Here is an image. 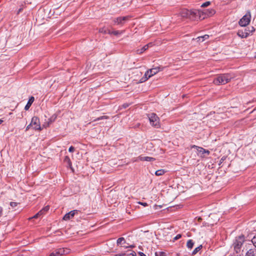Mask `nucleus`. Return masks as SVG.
Wrapping results in <instances>:
<instances>
[{
    "label": "nucleus",
    "instance_id": "nucleus-31",
    "mask_svg": "<svg viewBox=\"0 0 256 256\" xmlns=\"http://www.w3.org/2000/svg\"><path fill=\"white\" fill-rule=\"evenodd\" d=\"M181 237H182V235L180 234H178L174 238V240H178L179 238H180Z\"/></svg>",
    "mask_w": 256,
    "mask_h": 256
},
{
    "label": "nucleus",
    "instance_id": "nucleus-44",
    "mask_svg": "<svg viewBox=\"0 0 256 256\" xmlns=\"http://www.w3.org/2000/svg\"><path fill=\"white\" fill-rule=\"evenodd\" d=\"M140 256H146L143 252H139L138 253Z\"/></svg>",
    "mask_w": 256,
    "mask_h": 256
},
{
    "label": "nucleus",
    "instance_id": "nucleus-10",
    "mask_svg": "<svg viewBox=\"0 0 256 256\" xmlns=\"http://www.w3.org/2000/svg\"><path fill=\"white\" fill-rule=\"evenodd\" d=\"M77 213H78L77 210H72L70 212L66 214L64 216L63 218V220H70V218H72L76 214H77Z\"/></svg>",
    "mask_w": 256,
    "mask_h": 256
},
{
    "label": "nucleus",
    "instance_id": "nucleus-42",
    "mask_svg": "<svg viewBox=\"0 0 256 256\" xmlns=\"http://www.w3.org/2000/svg\"><path fill=\"white\" fill-rule=\"evenodd\" d=\"M3 212V208L2 207L0 206V217L2 216Z\"/></svg>",
    "mask_w": 256,
    "mask_h": 256
},
{
    "label": "nucleus",
    "instance_id": "nucleus-22",
    "mask_svg": "<svg viewBox=\"0 0 256 256\" xmlns=\"http://www.w3.org/2000/svg\"><path fill=\"white\" fill-rule=\"evenodd\" d=\"M165 172L164 170H158L155 172V174L157 176H160L163 175Z\"/></svg>",
    "mask_w": 256,
    "mask_h": 256
},
{
    "label": "nucleus",
    "instance_id": "nucleus-1",
    "mask_svg": "<svg viewBox=\"0 0 256 256\" xmlns=\"http://www.w3.org/2000/svg\"><path fill=\"white\" fill-rule=\"evenodd\" d=\"M232 78L230 74H219L214 78L213 82L217 85L224 84L228 82Z\"/></svg>",
    "mask_w": 256,
    "mask_h": 256
},
{
    "label": "nucleus",
    "instance_id": "nucleus-29",
    "mask_svg": "<svg viewBox=\"0 0 256 256\" xmlns=\"http://www.w3.org/2000/svg\"><path fill=\"white\" fill-rule=\"evenodd\" d=\"M42 214V210H40V211L38 212L36 214H35L33 217L32 218H38Z\"/></svg>",
    "mask_w": 256,
    "mask_h": 256
},
{
    "label": "nucleus",
    "instance_id": "nucleus-11",
    "mask_svg": "<svg viewBox=\"0 0 256 256\" xmlns=\"http://www.w3.org/2000/svg\"><path fill=\"white\" fill-rule=\"evenodd\" d=\"M215 12L216 11L212 8H210L203 10L202 13L204 14V19L207 16H213Z\"/></svg>",
    "mask_w": 256,
    "mask_h": 256
},
{
    "label": "nucleus",
    "instance_id": "nucleus-8",
    "mask_svg": "<svg viewBox=\"0 0 256 256\" xmlns=\"http://www.w3.org/2000/svg\"><path fill=\"white\" fill-rule=\"evenodd\" d=\"M30 123L34 129L35 130H41L40 120L38 117H32Z\"/></svg>",
    "mask_w": 256,
    "mask_h": 256
},
{
    "label": "nucleus",
    "instance_id": "nucleus-35",
    "mask_svg": "<svg viewBox=\"0 0 256 256\" xmlns=\"http://www.w3.org/2000/svg\"><path fill=\"white\" fill-rule=\"evenodd\" d=\"M145 157L146 156H140L138 158V160H142V161H145Z\"/></svg>",
    "mask_w": 256,
    "mask_h": 256
},
{
    "label": "nucleus",
    "instance_id": "nucleus-7",
    "mask_svg": "<svg viewBox=\"0 0 256 256\" xmlns=\"http://www.w3.org/2000/svg\"><path fill=\"white\" fill-rule=\"evenodd\" d=\"M160 70V68L156 67L151 68L146 71V72L144 74L145 79L144 81L147 80L148 78L157 74Z\"/></svg>",
    "mask_w": 256,
    "mask_h": 256
},
{
    "label": "nucleus",
    "instance_id": "nucleus-27",
    "mask_svg": "<svg viewBox=\"0 0 256 256\" xmlns=\"http://www.w3.org/2000/svg\"><path fill=\"white\" fill-rule=\"evenodd\" d=\"M108 118V117L107 116H102L94 120V121H98V120H103V119H107Z\"/></svg>",
    "mask_w": 256,
    "mask_h": 256
},
{
    "label": "nucleus",
    "instance_id": "nucleus-21",
    "mask_svg": "<svg viewBox=\"0 0 256 256\" xmlns=\"http://www.w3.org/2000/svg\"><path fill=\"white\" fill-rule=\"evenodd\" d=\"M116 243L118 246L126 244V240L123 237H121L118 239Z\"/></svg>",
    "mask_w": 256,
    "mask_h": 256
},
{
    "label": "nucleus",
    "instance_id": "nucleus-12",
    "mask_svg": "<svg viewBox=\"0 0 256 256\" xmlns=\"http://www.w3.org/2000/svg\"><path fill=\"white\" fill-rule=\"evenodd\" d=\"M238 36L242 38H246L250 35V30L246 29L244 31L239 30L237 33Z\"/></svg>",
    "mask_w": 256,
    "mask_h": 256
},
{
    "label": "nucleus",
    "instance_id": "nucleus-18",
    "mask_svg": "<svg viewBox=\"0 0 256 256\" xmlns=\"http://www.w3.org/2000/svg\"><path fill=\"white\" fill-rule=\"evenodd\" d=\"M209 38V36L208 34H205L203 36H198L196 38V40H198V42H202L208 39Z\"/></svg>",
    "mask_w": 256,
    "mask_h": 256
},
{
    "label": "nucleus",
    "instance_id": "nucleus-36",
    "mask_svg": "<svg viewBox=\"0 0 256 256\" xmlns=\"http://www.w3.org/2000/svg\"><path fill=\"white\" fill-rule=\"evenodd\" d=\"M74 148L72 146L70 147L68 149V151L70 152H73L74 151Z\"/></svg>",
    "mask_w": 256,
    "mask_h": 256
},
{
    "label": "nucleus",
    "instance_id": "nucleus-4",
    "mask_svg": "<svg viewBox=\"0 0 256 256\" xmlns=\"http://www.w3.org/2000/svg\"><path fill=\"white\" fill-rule=\"evenodd\" d=\"M150 124L156 128L160 127L159 118L154 113H151L148 114Z\"/></svg>",
    "mask_w": 256,
    "mask_h": 256
},
{
    "label": "nucleus",
    "instance_id": "nucleus-6",
    "mask_svg": "<svg viewBox=\"0 0 256 256\" xmlns=\"http://www.w3.org/2000/svg\"><path fill=\"white\" fill-rule=\"evenodd\" d=\"M130 16H120L114 18L113 22L114 25H121L122 26L124 22L130 20Z\"/></svg>",
    "mask_w": 256,
    "mask_h": 256
},
{
    "label": "nucleus",
    "instance_id": "nucleus-24",
    "mask_svg": "<svg viewBox=\"0 0 256 256\" xmlns=\"http://www.w3.org/2000/svg\"><path fill=\"white\" fill-rule=\"evenodd\" d=\"M202 248V246L200 245V246L196 248L192 252V254L193 255L196 254L201 248Z\"/></svg>",
    "mask_w": 256,
    "mask_h": 256
},
{
    "label": "nucleus",
    "instance_id": "nucleus-40",
    "mask_svg": "<svg viewBox=\"0 0 256 256\" xmlns=\"http://www.w3.org/2000/svg\"><path fill=\"white\" fill-rule=\"evenodd\" d=\"M124 248H134V245H130V246H127V245H126V246H124Z\"/></svg>",
    "mask_w": 256,
    "mask_h": 256
},
{
    "label": "nucleus",
    "instance_id": "nucleus-14",
    "mask_svg": "<svg viewBox=\"0 0 256 256\" xmlns=\"http://www.w3.org/2000/svg\"><path fill=\"white\" fill-rule=\"evenodd\" d=\"M152 43H149V44L145 45L144 46L141 48L138 49L136 50V53L138 54H141L143 53L144 51H146V50H148L150 46H152Z\"/></svg>",
    "mask_w": 256,
    "mask_h": 256
},
{
    "label": "nucleus",
    "instance_id": "nucleus-32",
    "mask_svg": "<svg viewBox=\"0 0 256 256\" xmlns=\"http://www.w3.org/2000/svg\"><path fill=\"white\" fill-rule=\"evenodd\" d=\"M10 205L12 207L14 208L17 206V203L16 202H10Z\"/></svg>",
    "mask_w": 256,
    "mask_h": 256
},
{
    "label": "nucleus",
    "instance_id": "nucleus-15",
    "mask_svg": "<svg viewBox=\"0 0 256 256\" xmlns=\"http://www.w3.org/2000/svg\"><path fill=\"white\" fill-rule=\"evenodd\" d=\"M58 254L59 255V256H62L64 254H68V249H64V248H59L56 250Z\"/></svg>",
    "mask_w": 256,
    "mask_h": 256
},
{
    "label": "nucleus",
    "instance_id": "nucleus-19",
    "mask_svg": "<svg viewBox=\"0 0 256 256\" xmlns=\"http://www.w3.org/2000/svg\"><path fill=\"white\" fill-rule=\"evenodd\" d=\"M108 34H114L115 36H118L119 34H122V32H120L119 30L110 31V30H108Z\"/></svg>",
    "mask_w": 256,
    "mask_h": 256
},
{
    "label": "nucleus",
    "instance_id": "nucleus-23",
    "mask_svg": "<svg viewBox=\"0 0 256 256\" xmlns=\"http://www.w3.org/2000/svg\"><path fill=\"white\" fill-rule=\"evenodd\" d=\"M64 161L65 162H66L69 166H70L72 165V162L70 160V158L68 156H66L64 159Z\"/></svg>",
    "mask_w": 256,
    "mask_h": 256
},
{
    "label": "nucleus",
    "instance_id": "nucleus-33",
    "mask_svg": "<svg viewBox=\"0 0 256 256\" xmlns=\"http://www.w3.org/2000/svg\"><path fill=\"white\" fill-rule=\"evenodd\" d=\"M49 207L48 206H46L44 208H43L42 210V214L44 213V212H46L48 210Z\"/></svg>",
    "mask_w": 256,
    "mask_h": 256
},
{
    "label": "nucleus",
    "instance_id": "nucleus-3",
    "mask_svg": "<svg viewBox=\"0 0 256 256\" xmlns=\"http://www.w3.org/2000/svg\"><path fill=\"white\" fill-rule=\"evenodd\" d=\"M204 19V16L202 10L196 9L191 10L190 20H202Z\"/></svg>",
    "mask_w": 256,
    "mask_h": 256
},
{
    "label": "nucleus",
    "instance_id": "nucleus-20",
    "mask_svg": "<svg viewBox=\"0 0 256 256\" xmlns=\"http://www.w3.org/2000/svg\"><path fill=\"white\" fill-rule=\"evenodd\" d=\"M194 245V242L192 240H189L186 243V246L188 249H192Z\"/></svg>",
    "mask_w": 256,
    "mask_h": 256
},
{
    "label": "nucleus",
    "instance_id": "nucleus-45",
    "mask_svg": "<svg viewBox=\"0 0 256 256\" xmlns=\"http://www.w3.org/2000/svg\"><path fill=\"white\" fill-rule=\"evenodd\" d=\"M128 256H130V255H132V256H136V254L134 253V254H133V252H130L128 254H127Z\"/></svg>",
    "mask_w": 256,
    "mask_h": 256
},
{
    "label": "nucleus",
    "instance_id": "nucleus-47",
    "mask_svg": "<svg viewBox=\"0 0 256 256\" xmlns=\"http://www.w3.org/2000/svg\"><path fill=\"white\" fill-rule=\"evenodd\" d=\"M3 122V120L0 119V124H1Z\"/></svg>",
    "mask_w": 256,
    "mask_h": 256
},
{
    "label": "nucleus",
    "instance_id": "nucleus-46",
    "mask_svg": "<svg viewBox=\"0 0 256 256\" xmlns=\"http://www.w3.org/2000/svg\"><path fill=\"white\" fill-rule=\"evenodd\" d=\"M254 30H254V27H252V29H251V30H250V32H252L254 31Z\"/></svg>",
    "mask_w": 256,
    "mask_h": 256
},
{
    "label": "nucleus",
    "instance_id": "nucleus-38",
    "mask_svg": "<svg viewBox=\"0 0 256 256\" xmlns=\"http://www.w3.org/2000/svg\"><path fill=\"white\" fill-rule=\"evenodd\" d=\"M138 204L144 206H148V204L146 202H138Z\"/></svg>",
    "mask_w": 256,
    "mask_h": 256
},
{
    "label": "nucleus",
    "instance_id": "nucleus-26",
    "mask_svg": "<svg viewBox=\"0 0 256 256\" xmlns=\"http://www.w3.org/2000/svg\"><path fill=\"white\" fill-rule=\"evenodd\" d=\"M154 160H155V158H154L150 157V156H146L145 157V161L151 162V161H154Z\"/></svg>",
    "mask_w": 256,
    "mask_h": 256
},
{
    "label": "nucleus",
    "instance_id": "nucleus-13",
    "mask_svg": "<svg viewBox=\"0 0 256 256\" xmlns=\"http://www.w3.org/2000/svg\"><path fill=\"white\" fill-rule=\"evenodd\" d=\"M198 152L199 154H200V156L202 157H204L205 154H206V155L208 156L210 154V152L209 150L204 149V148H201V147H200V148H198Z\"/></svg>",
    "mask_w": 256,
    "mask_h": 256
},
{
    "label": "nucleus",
    "instance_id": "nucleus-17",
    "mask_svg": "<svg viewBox=\"0 0 256 256\" xmlns=\"http://www.w3.org/2000/svg\"><path fill=\"white\" fill-rule=\"evenodd\" d=\"M245 256H256V249L250 248L246 254Z\"/></svg>",
    "mask_w": 256,
    "mask_h": 256
},
{
    "label": "nucleus",
    "instance_id": "nucleus-28",
    "mask_svg": "<svg viewBox=\"0 0 256 256\" xmlns=\"http://www.w3.org/2000/svg\"><path fill=\"white\" fill-rule=\"evenodd\" d=\"M251 241L254 246L256 248V235L253 237Z\"/></svg>",
    "mask_w": 256,
    "mask_h": 256
},
{
    "label": "nucleus",
    "instance_id": "nucleus-16",
    "mask_svg": "<svg viewBox=\"0 0 256 256\" xmlns=\"http://www.w3.org/2000/svg\"><path fill=\"white\" fill-rule=\"evenodd\" d=\"M34 96H31L30 99L28 100L26 104V105L24 107V110H28L30 106H31L32 104L33 103L34 101Z\"/></svg>",
    "mask_w": 256,
    "mask_h": 256
},
{
    "label": "nucleus",
    "instance_id": "nucleus-9",
    "mask_svg": "<svg viewBox=\"0 0 256 256\" xmlns=\"http://www.w3.org/2000/svg\"><path fill=\"white\" fill-rule=\"evenodd\" d=\"M180 16L184 18H189L190 20L191 10L182 9L180 13Z\"/></svg>",
    "mask_w": 256,
    "mask_h": 256
},
{
    "label": "nucleus",
    "instance_id": "nucleus-37",
    "mask_svg": "<svg viewBox=\"0 0 256 256\" xmlns=\"http://www.w3.org/2000/svg\"><path fill=\"white\" fill-rule=\"evenodd\" d=\"M126 254L125 253L122 252L120 254H116L114 255V256H124Z\"/></svg>",
    "mask_w": 256,
    "mask_h": 256
},
{
    "label": "nucleus",
    "instance_id": "nucleus-2",
    "mask_svg": "<svg viewBox=\"0 0 256 256\" xmlns=\"http://www.w3.org/2000/svg\"><path fill=\"white\" fill-rule=\"evenodd\" d=\"M244 242V237L243 235L236 237L233 246L234 250L236 254L240 252L241 250L242 246Z\"/></svg>",
    "mask_w": 256,
    "mask_h": 256
},
{
    "label": "nucleus",
    "instance_id": "nucleus-34",
    "mask_svg": "<svg viewBox=\"0 0 256 256\" xmlns=\"http://www.w3.org/2000/svg\"><path fill=\"white\" fill-rule=\"evenodd\" d=\"M50 256H59V255L58 254L56 251H54L51 253Z\"/></svg>",
    "mask_w": 256,
    "mask_h": 256
},
{
    "label": "nucleus",
    "instance_id": "nucleus-41",
    "mask_svg": "<svg viewBox=\"0 0 256 256\" xmlns=\"http://www.w3.org/2000/svg\"><path fill=\"white\" fill-rule=\"evenodd\" d=\"M191 148H196L197 150L198 151V148H200V147L196 146V145H192L191 146Z\"/></svg>",
    "mask_w": 256,
    "mask_h": 256
},
{
    "label": "nucleus",
    "instance_id": "nucleus-39",
    "mask_svg": "<svg viewBox=\"0 0 256 256\" xmlns=\"http://www.w3.org/2000/svg\"><path fill=\"white\" fill-rule=\"evenodd\" d=\"M32 126V124H31V123H30V124H29L26 127V131H28L30 128V127Z\"/></svg>",
    "mask_w": 256,
    "mask_h": 256
},
{
    "label": "nucleus",
    "instance_id": "nucleus-5",
    "mask_svg": "<svg viewBox=\"0 0 256 256\" xmlns=\"http://www.w3.org/2000/svg\"><path fill=\"white\" fill-rule=\"evenodd\" d=\"M251 16L250 12H248L246 15L240 20L238 23L242 26H246L249 24L250 21Z\"/></svg>",
    "mask_w": 256,
    "mask_h": 256
},
{
    "label": "nucleus",
    "instance_id": "nucleus-25",
    "mask_svg": "<svg viewBox=\"0 0 256 256\" xmlns=\"http://www.w3.org/2000/svg\"><path fill=\"white\" fill-rule=\"evenodd\" d=\"M210 2H209V1H208V2H206L204 3H203L202 5H201V7L202 8H205V7H207L208 6H210Z\"/></svg>",
    "mask_w": 256,
    "mask_h": 256
},
{
    "label": "nucleus",
    "instance_id": "nucleus-48",
    "mask_svg": "<svg viewBox=\"0 0 256 256\" xmlns=\"http://www.w3.org/2000/svg\"><path fill=\"white\" fill-rule=\"evenodd\" d=\"M224 158H221V160H221V161L224 160Z\"/></svg>",
    "mask_w": 256,
    "mask_h": 256
},
{
    "label": "nucleus",
    "instance_id": "nucleus-30",
    "mask_svg": "<svg viewBox=\"0 0 256 256\" xmlns=\"http://www.w3.org/2000/svg\"><path fill=\"white\" fill-rule=\"evenodd\" d=\"M99 32L104 33V34H108V30H105L104 28H100L99 30Z\"/></svg>",
    "mask_w": 256,
    "mask_h": 256
},
{
    "label": "nucleus",
    "instance_id": "nucleus-43",
    "mask_svg": "<svg viewBox=\"0 0 256 256\" xmlns=\"http://www.w3.org/2000/svg\"><path fill=\"white\" fill-rule=\"evenodd\" d=\"M128 104H124L122 105V107H123L124 108H127V107H128Z\"/></svg>",
    "mask_w": 256,
    "mask_h": 256
}]
</instances>
